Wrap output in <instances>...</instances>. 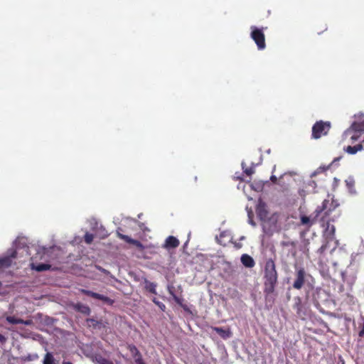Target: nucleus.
Returning <instances> with one entry per match:
<instances>
[{
	"label": "nucleus",
	"instance_id": "nucleus-1",
	"mask_svg": "<svg viewBox=\"0 0 364 364\" xmlns=\"http://www.w3.org/2000/svg\"><path fill=\"white\" fill-rule=\"evenodd\" d=\"M264 293L266 295L272 294L278 282V273L276 264L272 259L266 260L264 269Z\"/></svg>",
	"mask_w": 364,
	"mask_h": 364
},
{
	"label": "nucleus",
	"instance_id": "nucleus-2",
	"mask_svg": "<svg viewBox=\"0 0 364 364\" xmlns=\"http://www.w3.org/2000/svg\"><path fill=\"white\" fill-rule=\"evenodd\" d=\"M364 114H355V117L358 118L360 122H353L351 125L344 132L343 137L349 139L350 141L355 143L364 133Z\"/></svg>",
	"mask_w": 364,
	"mask_h": 364
},
{
	"label": "nucleus",
	"instance_id": "nucleus-3",
	"mask_svg": "<svg viewBox=\"0 0 364 364\" xmlns=\"http://www.w3.org/2000/svg\"><path fill=\"white\" fill-rule=\"evenodd\" d=\"M333 210V209L327 208V209L323 212V215L319 220L321 225L325 228L323 237H325L326 240H327V242H330L335 239L336 228L333 225L330 224L331 220L328 218V216Z\"/></svg>",
	"mask_w": 364,
	"mask_h": 364
},
{
	"label": "nucleus",
	"instance_id": "nucleus-4",
	"mask_svg": "<svg viewBox=\"0 0 364 364\" xmlns=\"http://www.w3.org/2000/svg\"><path fill=\"white\" fill-rule=\"evenodd\" d=\"M329 201L328 200H324L321 205L318 206L309 216L301 215V224L306 225L308 228L311 227L313 224L320 220L321 215L327 209V205Z\"/></svg>",
	"mask_w": 364,
	"mask_h": 364
},
{
	"label": "nucleus",
	"instance_id": "nucleus-5",
	"mask_svg": "<svg viewBox=\"0 0 364 364\" xmlns=\"http://www.w3.org/2000/svg\"><path fill=\"white\" fill-rule=\"evenodd\" d=\"M331 127V124L330 122H323L322 120L316 122L312 127V138L318 139L322 136L327 135Z\"/></svg>",
	"mask_w": 364,
	"mask_h": 364
},
{
	"label": "nucleus",
	"instance_id": "nucleus-6",
	"mask_svg": "<svg viewBox=\"0 0 364 364\" xmlns=\"http://www.w3.org/2000/svg\"><path fill=\"white\" fill-rule=\"evenodd\" d=\"M250 37L256 43L259 50H264L266 48L265 36L264 33V28H257L255 26L250 27Z\"/></svg>",
	"mask_w": 364,
	"mask_h": 364
},
{
	"label": "nucleus",
	"instance_id": "nucleus-7",
	"mask_svg": "<svg viewBox=\"0 0 364 364\" xmlns=\"http://www.w3.org/2000/svg\"><path fill=\"white\" fill-rule=\"evenodd\" d=\"M308 277H311V276L306 272L304 267L296 268L294 273V280L292 284L293 288L297 290L301 289Z\"/></svg>",
	"mask_w": 364,
	"mask_h": 364
},
{
	"label": "nucleus",
	"instance_id": "nucleus-8",
	"mask_svg": "<svg viewBox=\"0 0 364 364\" xmlns=\"http://www.w3.org/2000/svg\"><path fill=\"white\" fill-rule=\"evenodd\" d=\"M294 301L293 309L299 318L304 319L306 316L309 315V308L302 302V299L300 296H295Z\"/></svg>",
	"mask_w": 364,
	"mask_h": 364
},
{
	"label": "nucleus",
	"instance_id": "nucleus-9",
	"mask_svg": "<svg viewBox=\"0 0 364 364\" xmlns=\"http://www.w3.org/2000/svg\"><path fill=\"white\" fill-rule=\"evenodd\" d=\"M329 295L322 288H316L312 293V299L314 305L318 308L321 304L328 301Z\"/></svg>",
	"mask_w": 364,
	"mask_h": 364
},
{
	"label": "nucleus",
	"instance_id": "nucleus-10",
	"mask_svg": "<svg viewBox=\"0 0 364 364\" xmlns=\"http://www.w3.org/2000/svg\"><path fill=\"white\" fill-rule=\"evenodd\" d=\"M122 231V229L121 228H119L117 230V232H116L117 236L119 239L124 240L127 243H129V244L134 245L139 250H144V246L143 245V244L140 241H139L137 240L132 239L129 236L122 234L121 232Z\"/></svg>",
	"mask_w": 364,
	"mask_h": 364
},
{
	"label": "nucleus",
	"instance_id": "nucleus-11",
	"mask_svg": "<svg viewBox=\"0 0 364 364\" xmlns=\"http://www.w3.org/2000/svg\"><path fill=\"white\" fill-rule=\"evenodd\" d=\"M80 291L86 296H90L92 298H94V299H96L98 300H101L103 302H105L109 305H112L114 304V300H112L109 297L106 296L105 295L92 291L90 290L85 289H80Z\"/></svg>",
	"mask_w": 364,
	"mask_h": 364
},
{
	"label": "nucleus",
	"instance_id": "nucleus-12",
	"mask_svg": "<svg viewBox=\"0 0 364 364\" xmlns=\"http://www.w3.org/2000/svg\"><path fill=\"white\" fill-rule=\"evenodd\" d=\"M16 251L13 250L10 255L0 258V268L10 267L12 263V259L16 258Z\"/></svg>",
	"mask_w": 364,
	"mask_h": 364
},
{
	"label": "nucleus",
	"instance_id": "nucleus-13",
	"mask_svg": "<svg viewBox=\"0 0 364 364\" xmlns=\"http://www.w3.org/2000/svg\"><path fill=\"white\" fill-rule=\"evenodd\" d=\"M6 321L11 324H19L22 323L26 326H31L33 324L31 319L23 320L21 318H16L15 316H8L6 317Z\"/></svg>",
	"mask_w": 364,
	"mask_h": 364
},
{
	"label": "nucleus",
	"instance_id": "nucleus-14",
	"mask_svg": "<svg viewBox=\"0 0 364 364\" xmlns=\"http://www.w3.org/2000/svg\"><path fill=\"white\" fill-rule=\"evenodd\" d=\"M72 306L75 311L80 312L84 315L88 316L91 313L90 308L85 304L76 303L73 304Z\"/></svg>",
	"mask_w": 364,
	"mask_h": 364
},
{
	"label": "nucleus",
	"instance_id": "nucleus-15",
	"mask_svg": "<svg viewBox=\"0 0 364 364\" xmlns=\"http://www.w3.org/2000/svg\"><path fill=\"white\" fill-rule=\"evenodd\" d=\"M345 151H346L349 154H355L358 151H360L364 150V139L361 141V143L358 144L355 146H348L344 148Z\"/></svg>",
	"mask_w": 364,
	"mask_h": 364
},
{
	"label": "nucleus",
	"instance_id": "nucleus-16",
	"mask_svg": "<svg viewBox=\"0 0 364 364\" xmlns=\"http://www.w3.org/2000/svg\"><path fill=\"white\" fill-rule=\"evenodd\" d=\"M179 244V240L176 237H175L174 236H168L166 239L165 243L163 245V247L166 249L176 248L177 247H178Z\"/></svg>",
	"mask_w": 364,
	"mask_h": 364
},
{
	"label": "nucleus",
	"instance_id": "nucleus-17",
	"mask_svg": "<svg viewBox=\"0 0 364 364\" xmlns=\"http://www.w3.org/2000/svg\"><path fill=\"white\" fill-rule=\"evenodd\" d=\"M241 262L245 267H248V268H252L255 264V262L253 258L246 254H244L242 255Z\"/></svg>",
	"mask_w": 364,
	"mask_h": 364
},
{
	"label": "nucleus",
	"instance_id": "nucleus-18",
	"mask_svg": "<svg viewBox=\"0 0 364 364\" xmlns=\"http://www.w3.org/2000/svg\"><path fill=\"white\" fill-rule=\"evenodd\" d=\"M128 349L132 355V356L134 358V361L136 360L141 359L142 355L138 348L134 345H129Z\"/></svg>",
	"mask_w": 364,
	"mask_h": 364
},
{
	"label": "nucleus",
	"instance_id": "nucleus-19",
	"mask_svg": "<svg viewBox=\"0 0 364 364\" xmlns=\"http://www.w3.org/2000/svg\"><path fill=\"white\" fill-rule=\"evenodd\" d=\"M213 330L224 339L228 338L231 336L230 330H225L220 327H213Z\"/></svg>",
	"mask_w": 364,
	"mask_h": 364
},
{
	"label": "nucleus",
	"instance_id": "nucleus-20",
	"mask_svg": "<svg viewBox=\"0 0 364 364\" xmlns=\"http://www.w3.org/2000/svg\"><path fill=\"white\" fill-rule=\"evenodd\" d=\"M144 284H145L144 288L146 291H148L149 292L154 294H157L156 290V284L151 282L147 280L146 279H144Z\"/></svg>",
	"mask_w": 364,
	"mask_h": 364
},
{
	"label": "nucleus",
	"instance_id": "nucleus-21",
	"mask_svg": "<svg viewBox=\"0 0 364 364\" xmlns=\"http://www.w3.org/2000/svg\"><path fill=\"white\" fill-rule=\"evenodd\" d=\"M168 292L173 296V299H174V301L178 305H180L183 309L184 311H189L188 307L186 304H183V299L181 298H179L178 296H177L170 288L168 289Z\"/></svg>",
	"mask_w": 364,
	"mask_h": 364
},
{
	"label": "nucleus",
	"instance_id": "nucleus-22",
	"mask_svg": "<svg viewBox=\"0 0 364 364\" xmlns=\"http://www.w3.org/2000/svg\"><path fill=\"white\" fill-rule=\"evenodd\" d=\"M341 159V157H338V158H335L333 159V161L329 164L327 166H320L318 167L312 174H311V176H316L317 174L318 173H323V172H325L326 170H328L332 165L333 163H335L336 161H338L339 159Z\"/></svg>",
	"mask_w": 364,
	"mask_h": 364
},
{
	"label": "nucleus",
	"instance_id": "nucleus-23",
	"mask_svg": "<svg viewBox=\"0 0 364 364\" xmlns=\"http://www.w3.org/2000/svg\"><path fill=\"white\" fill-rule=\"evenodd\" d=\"M51 266L48 264H31V268L37 272H43L50 269Z\"/></svg>",
	"mask_w": 364,
	"mask_h": 364
},
{
	"label": "nucleus",
	"instance_id": "nucleus-24",
	"mask_svg": "<svg viewBox=\"0 0 364 364\" xmlns=\"http://www.w3.org/2000/svg\"><path fill=\"white\" fill-rule=\"evenodd\" d=\"M95 358V361L98 364H114L111 360L102 357L100 355H97Z\"/></svg>",
	"mask_w": 364,
	"mask_h": 364
},
{
	"label": "nucleus",
	"instance_id": "nucleus-25",
	"mask_svg": "<svg viewBox=\"0 0 364 364\" xmlns=\"http://www.w3.org/2000/svg\"><path fill=\"white\" fill-rule=\"evenodd\" d=\"M43 364H55V359L52 353H47L43 359Z\"/></svg>",
	"mask_w": 364,
	"mask_h": 364
},
{
	"label": "nucleus",
	"instance_id": "nucleus-26",
	"mask_svg": "<svg viewBox=\"0 0 364 364\" xmlns=\"http://www.w3.org/2000/svg\"><path fill=\"white\" fill-rule=\"evenodd\" d=\"M257 213L261 218H266L267 216V211L265 210L264 207L260 205L257 208Z\"/></svg>",
	"mask_w": 364,
	"mask_h": 364
},
{
	"label": "nucleus",
	"instance_id": "nucleus-27",
	"mask_svg": "<svg viewBox=\"0 0 364 364\" xmlns=\"http://www.w3.org/2000/svg\"><path fill=\"white\" fill-rule=\"evenodd\" d=\"M87 322L90 326H92L95 328H100L99 325L101 324L100 321L95 320V318H87Z\"/></svg>",
	"mask_w": 364,
	"mask_h": 364
},
{
	"label": "nucleus",
	"instance_id": "nucleus-28",
	"mask_svg": "<svg viewBox=\"0 0 364 364\" xmlns=\"http://www.w3.org/2000/svg\"><path fill=\"white\" fill-rule=\"evenodd\" d=\"M152 301L156 305L159 306V308L162 311H164L165 309H166V306L164 304H163L162 302L158 301L156 299V298L154 297L152 299Z\"/></svg>",
	"mask_w": 364,
	"mask_h": 364
},
{
	"label": "nucleus",
	"instance_id": "nucleus-29",
	"mask_svg": "<svg viewBox=\"0 0 364 364\" xmlns=\"http://www.w3.org/2000/svg\"><path fill=\"white\" fill-rule=\"evenodd\" d=\"M93 239H94V236L92 234H90V233H88L87 232L85 236H84V240H85V242L87 243V244H91L93 241Z\"/></svg>",
	"mask_w": 364,
	"mask_h": 364
},
{
	"label": "nucleus",
	"instance_id": "nucleus-30",
	"mask_svg": "<svg viewBox=\"0 0 364 364\" xmlns=\"http://www.w3.org/2000/svg\"><path fill=\"white\" fill-rule=\"evenodd\" d=\"M346 186L348 188V189L350 191L352 190V188L354 187V185H355V181L353 178H348L347 180H346Z\"/></svg>",
	"mask_w": 364,
	"mask_h": 364
},
{
	"label": "nucleus",
	"instance_id": "nucleus-31",
	"mask_svg": "<svg viewBox=\"0 0 364 364\" xmlns=\"http://www.w3.org/2000/svg\"><path fill=\"white\" fill-rule=\"evenodd\" d=\"M362 320L363 321V323L360 325L359 326V331H358V336L360 338L364 337V316L362 317Z\"/></svg>",
	"mask_w": 364,
	"mask_h": 364
},
{
	"label": "nucleus",
	"instance_id": "nucleus-32",
	"mask_svg": "<svg viewBox=\"0 0 364 364\" xmlns=\"http://www.w3.org/2000/svg\"><path fill=\"white\" fill-rule=\"evenodd\" d=\"M328 242H327V240H326V242L324 244H323L318 250V252L319 254H323L325 250L327 249L328 247Z\"/></svg>",
	"mask_w": 364,
	"mask_h": 364
},
{
	"label": "nucleus",
	"instance_id": "nucleus-33",
	"mask_svg": "<svg viewBox=\"0 0 364 364\" xmlns=\"http://www.w3.org/2000/svg\"><path fill=\"white\" fill-rule=\"evenodd\" d=\"M244 172L247 175V176H251L253 173H254V169L252 168H247Z\"/></svg>",
	"mask_w": 364,
	"mask_h": 364
},
{
	"label": "nucleus",
	"instance_id": "nucleus-34",
	"mask_svg": "<svg viewBox=\"0 0 364 364\" xmlns=\"http://www.w3.org/2000/svg\"><path fill=\"white\" fill-rule=\"evenodd\" d=\"M270 180L273 183H276L277 181V178L275 176L272 175L270 177Z\"/></svg>",
	"mask_w": 364,
	"mask_h": 364
},
{
	"label": "nucleus",
	"instance_id": "nucleus-35",
	"mask_svg": "<svg viewBox=\"0 0 364 364\" xmlns=\"http://www.w3.org/2000/svg\"><path fill=\"white\" fill-rule=\"evenodd\" d=\"M6 337L0 333V342L4 343L6 342Z\"/></svg>",
	"mask_w": 364,
	"mask_h": 364
},
{
	"label": "nucleus",
	"instance_id": "nucleus-36",
	"mask_svg": "<svg viewBox=\"0 0 364 364\" xmlns=\"http://www.w3.org/2000/svg\"><path fill=\"white\" fill-rule=\"evenodd\" d=\"M134 364H145V363L144 362L143 358H141V359L138 358V360H135Z\"/></svg>",
	"mask_w": 364,
	"mask_h": 364
},
{
	"label": "nucleus",
	"instance_id": "nucleus-37",
	"mask_svg": "<svg viewBox=\"0 0 364 364\" xmlns=\"http://www.w3.org/2000/svg\"><path fill=\"white\" fill-rule=\"evenodd\" d=\"M62 364H73V363L70 361H63Z\"/></svg>",
	"mask_w": 364,
	"mask_h": 364
},
{
	"label": "nucleus",
	"instance_id": "nucleus-38",
	"mask_svg": "<svg viewBox=\"0 0 364 364\" xmlns=\"http://www.w3.org/2000/svg\"><path fill=\"white\" fill-rule=\"evenodd\" d=\"M290 244H291V245H293V246H294V245H295V244H294V242H291Z\"/></svg>",
	"mask_w": 364,
	"mask_h": 364
},
{
	"label": "nucleus",
	"instance_id": "nucleus-39",
	"mask_svg": "<svg viewBox=\"0 0 364 364\" xmlns=\"http://www.w3.org/2000/svg\"><path fill=\"white\" fill-rule=\"evenodd\" d=\"M287 364H292L291 363H290L289 361H287Z\"/></svg>",
	"mask_w": 364,
	"mask_h": 364
}]
</instances>
